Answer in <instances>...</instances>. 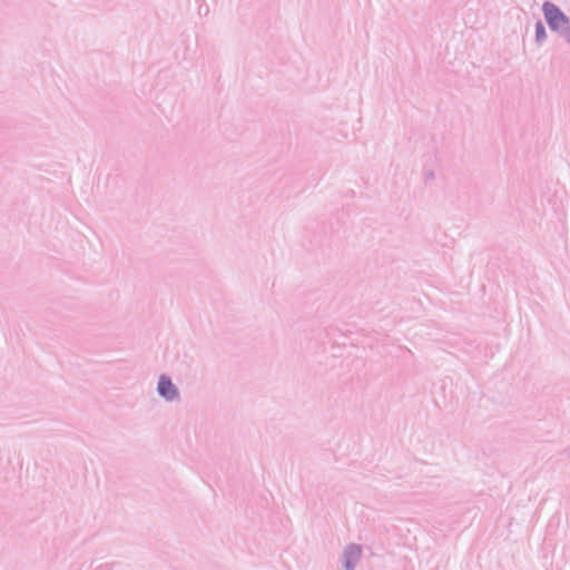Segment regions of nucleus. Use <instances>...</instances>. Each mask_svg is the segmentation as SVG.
Listing matches in <instances>:
<instances>
[{"instance_id":"f257e3e1","label":"nucleus","mask_w":570,"mask_h":570,"mask_svg":"<svg viewBox=\"0 0 570 570\" xmlns=\"http://www.w3.org/2000/svg\"><path fill=\"white\" fill-rule=\"evenodd\" d=\"M543 12L549 26L554 29H563L568 26L566 16L552 3L543 4Z\"/></svg>"},{"instance_id":"f03ea898","label":"nucleus","mask_w":570,"mask_h":570,"mask_svg":"<svg viewBox=\"0 0 570 570\" xmlns=\"http://www.w3.org/2000/svg\"><path fill=\"white\" fill-rule=\"evenodd\" d=\"M158 391L167 400H173L177 395L175 385L165 376H161L159 380Z\"/></svg>"},{"instance_id":"7ed1b4c3","label":"nucleus","mask_w":570,"mask_h":570,"mask_svg":"<svg viewBox=\"0 0 570 570\" xmlns=\"http://www.w3.org/2000/svg\"><path fill=\"white\" fill-rule=\"evenodd\" d=\"M546 37V31H544V27L542 26L541 22H539L537 24V39L538 40H541Z\"/></svg>"}]
</instances>
